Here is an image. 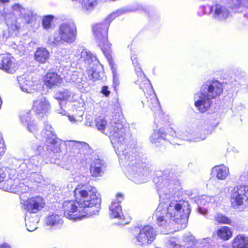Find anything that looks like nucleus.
<instances>
[{
  "instance_id": "f03ea898",
  "label": "nucleus",
  "mask_w": 248,
  "mask_h": 248,
  "mask_svg": "<svg viewBox=\"0 0 248 248\" xmlns=\"http://www.w3.org/2000/svg\"><path fill=\"white\" fill-rule=\"evenodd\" d=\"M75 201L63 203L64 216L73 220H80L98 213L101 199L95 187L89 185L79 184L74 190Z\"/></svg>"
},
{
  "instance_id": "5fc2aeb1",
  "label": "nucleus",
  "mask_w": 248,
  "mask_h": 248,
  "mask_svg": "<svg viewBox=\"0 0 248 248\" xmlns=\"http://www.w3.org/2000/svg\"><path fill=\"white\" fill-rule=\"evenodd\" d=\"M246 16H247V17H248V15H247Z\"/></svg>"
},
{
  "instance_id": "39448f33",
  "label": "nucleus",
  "mask_w": 248,
  "mask_h": 248,
  "mask_svg": "<svg viewBox=\"0 0 248 248\" xmlns=\"http://www.w3.org/2000/svg\"><path fill=\"white\" fill-rule=\"evenodd\" d=\"M223 92L222 83L217 80L208 81L201 88L200 92L194 95L195 106L201 112L210 107L212 100Z\"/></svg>"
},
{
  "instance_id": "603ef678",
  "label": "nucleus",
  "mask_w": 248,
  "mask_h": 248,
  "mask_svg": "<svg viewBox=\"0 0 248 248\" xmlns=\"http://www.w3.org/2000/svg\"><path fill=\"white\" fill-rule=\"evenodd\" d=\"M24 49H22L21 51L24 52Z\"/></svg>"
},
{
  "instance_id": "aec40b11",
  "label": "nucleus",
  "mask_w": 248,
  "mask_h": 248,
  "mask_svg": "<svg viewBox=\"0 0 248 248\" xmlns=\"http://www.w3.org/2000/svg\"><path fill=\"white\" fill-rule=\"evenodd\" d=\"M50 104L44 96L34 101L32 110L38 115L46 114L50 108Z\"/></svg>"
},
{
  "instance_id": "c756f323",
  "label": "nucleus",
  "mask_w": 248,
  "mask_h": 248,
  "mask_svg": "<svg viewBox=\"0 0 248 248\" xmlns=\"http://www.w3.org/2000/svg\"><path fill=\"white\" fill-rule=\"evenodd\" d=\"M166 134L162 129L158 130H155L151 135L150 140L151 142L156 144L157 146L158 144L166 141Z\"/></svg>"
},
{
  "instance_id": "a878e982",
  "label": "nucleus",
  "mask_w": 248,
  "mask_h": 248,
  "mask_svg": "<svg viewBox=\"0 0 248 248\" xmlns=\"http://www.w3.org/2000/svg\"><path fill=\"white\" fill-rule=\"evenodd\" d=\"M21 122L23 124H27L28 129L29 131L35 134L37 130L36 125L31 121L30 111L22 112L20 116Z\"/></svg>"
},
{
  "instance_id": "a18cd8bd",
  "label": "nucleus",
  "mask_w": 248,
  "mask_h": 248,
  "mask_svg": "<svg viewBox=\"0 0 248 248\" xmlns=\"http://www.w3.org/2000/svg\"><path fill=\"white\" fill-rule=\"evenodd\" d=\"M102 93L105 95L106 96H108L109 95L110 92L108 90V88L107 86H104L102 88Z\"/></svg>"
},
{
  "instance_id": "c03bdc74",
  "label": "nucleus",
  "mask_w": 248,
  "mask_h": 248,
  "mask_svg": "<svg viewBox=\"0 0 248 248\" xmlns=\"http://www.w3.org/2000/svg\"><path fill=\"white\" fill-rule=\"evenodd\" d=\"M199 206V207H198V212L203 215H205L207 212V210L206 208H203L201 206V205H198Z\"/></svg>"
},
{
  "instance_id": "6ab92c4d",
  "label": "nucleus",
  "mask_w": 248,
  "mask_h": 248,
  "mask_svg": "<svg viewBox=\"0 0 248 248\" xmlns=\"http://www.w3.org/2000/svg\"><path fill=\"white\" fill-rule=\"evenodd\" d=\"M117 202L113 201L109 206V214L111 218H118L124 219V217L123 215L121 206L119 202L123 200V196L121 194L117 195Z\"/></svg>"
},
{
  "instance_id": "de8ad7c7",
  "label": "nucleus",
  "mask_w": 248,
  "mask_h": 248,
  "mask_svg": "<svg viewBox=\"0 0 248 248\" xmlns=\"http://www.w3.org/2000/svg\"><path fill=\"white\" fill-rule=\"evenodd\" d=\"M5 174L3 172V170L0 169V183L4 180L5 177Z\"/></svg>"
},
{
  "instance_id": "c9c22d12",
  "label": "nucleus",
  "mask_w": 248,
  "mask_h": 248,
  "mask_svg": "<svg viewBox=\"0 0 248 248\" xmlns=\"http://www.w3.org/2000/svg\"><path fill=\"white\" fill-rule=\"evenodd\" d=\"M215 219L219 223L231 224L232 221L227 217L220 213H217L215 216Z\"/></svg>"
},
{
  "instance_id": "a211bd4d",
  "label": "nucleus",
  "mask_w": 248,
  "mask_h": 248,
  "mask_svg": "<svg viewBox=\"0 0 248 248\" xmlns=\"http://www.w3.org/2000/svg\"><path fill=\"white\" fill-rule=\"evenodd\" d=\"M0 16L3 19L5 20L7 22L9 36H16L18 32L19 26L17 24L16 21H14L12 23L10 22L9 19L12 18L13 15L8 12L7 10L4 9L0 14Z\"/></svg>"
},
{
  "instance_id": "cd10ccee",
  "label": "nucleus",
  "mask_w": 248,
  "mask_h": 248,
  "mask_svg": "<svg viewBox=\"0 0 248 248\" xmlns=\"http://www.w3.org/2000/svg\"><path fill=\"white\" fill-rule=\"evenodd\" d=\"M102 161L100 159H95L92 163L90 167V173L93 177L101 175L102 172Z\"/></svg>"
},
{
  "instance_id": "ddd939ff",
  "label": "nucleus",
  "mask_w": 248,
  "mask_h": 248,
  "mask_svg": "<svg viewBox=\"0 0 248 248\" xmlns=\"http://www.w3.org/2000/svg\"><path fill=\"white\" fill-rule=\"evenodd\" d=\"M212 16L215 19L219 21H225L230 16V11L225 4L220 3L214 4L210 7Z\"/></svg>"
},
{
  "instance_id": "e433bc0d",
  "label": "nucleus",
  "mask_w": 248,
  "mask_h": 248,
  "mask_svg": "<svg viewBox=\"0 0 248 248\" xmlns=\"http://www.w3.org/2000/svg\"><path fill=\"white\" fill-rule=\"evenodd\" d=\"M17 169V172L21 174V177L23 179L29 171L27 164L25 162H21Z\"/></svg>"
},
{
  "instance_id": "2eb2a0df",
  "label": "nucleus",
  "mask_w": 248,
  "mask_h": 248,
  "mask_svg": "<svg viewBox=\"0 0 248 248\" xmlns=\"http://www.w3.org/2000/svg\"><path fill=\"white\" fill-rule=\"evenodd\" d=\"M71 59L73 61L80 62H85V63L91 65V62H93V58L90 51L82 47L79 48L73 51V54L71 55Z\"/></svg>"
},
{
  "instance_id": "9b49d317",
  "label": "nucleus",
  "mask_w": 248,
  "mask_h": 248,
  "mask_svg": "<svg viewBox=\"0 0 248 248\" xmlns=\"http://www.w3.org/2000/svg\"><path fill=\"white\" fill-rule=\"evenodd\" d=\"M46 205L45 200L41 196H35L24 202L23 207L27 214L37 215Z\"/></svg>"
},
{
  "instance_id": "f3484780",
  "label": "nucleus",
  "mask_w": 248,
  "mask_h": 248,
  "mask_svg": "<svg viewBox=\"0 0 248 248\" xmlns=\"http://www.w3.org/2000/svg\"><path fill=\"white\" fill-rule=\"evenodd\" d=\"M14 14H19L20 18L25 23H30L35 14L29 9H25L19 4H15L12 6Z\"/></svg>"
},
{
  "instance_id": "58836bf2",
  "label": "nucleus",
  "mask_w": 248,
  "mask_h": 248,
  "mask_svg": "<svg viewBox=\"0 0 248 248\" xmlns=\"http://www.w3.org/2000/svg\"><path fill=\"white\" fill-rule=\"evenodd\" d=\"M69 50L63 49L59 52V57L61 61L67 62V60L71 59V55L69 56L67 53Z\"/></svg>"
},
{
  "instance_id": "393cba45",
  "label": "nucleus",
  "mask_w": 248,
  "mask_h": 248,
  "mask_svg": "<svg viewBox=\"0 0 248 248\" xmlns=\"http://www.w3.org/2000/svg\"><path fill=\"white\" fill-rule=\"evenodd\" d=\"M49 52L44 47H39L34 54V60L40 63H45L49 59Z\"/></svg>"
},
{
  "instance_id": "09e8293b",
  "label": "nucleus",
  "mask_w": 248,
  "mask_h": 248,
  "mask_svg": "<svg viewBox=\"0 0 248 248\" xmlns=\"http://www.w3.org/2000/svg\"><path fill=\"white\" fill-rule=\"evenodd\" d=\"M0 248H11L8 245H1L0 246Z\"/></svg>"
},
{
  "instance_id": "ea45409f",
  "label": "nucleus",
  "mask_w": 248,
  "mask_h": 248,
  "mask_svg": "<svg viewBox=\"0 0 248 248\" xmlns=\"http://www.w3.org/2000/svg\"><path fill=\"white\" fill-rule=\"evenodd\" d=\"M168 244L171 248H181V246L175 238H171L168 241Z\"/></svg>"
},
{
  "instance_id": "7c9ffc66",
  "label": "nucleus",
  "mask_w": 248,
  "mask_h": 248,
  "mask_svg": "<svg viewBox=\"0 0 248 248\" xmlns=\"http://www.w3.org/2000/svg\"><path fill=\"white\" fill-rule=\"evenodd\" d=\"M232 248H248V237L243 235H238L234 239Z\"/></svg>"
},
{
  "instance_id": "1a4fd4ad",
  "label": "nucleus",
  "mask_w": 248,
  "mask_h": 248,
  "mask_svg": "<svg viewBox=\"0 0 248 248\" xmlns=\"http://www.w3.org/2000/svg\"><path fill=\"white\" fill-rule=\"evenodd\" d=\"M156 232L149 225L143 227L133 238V242L138 246L144 247L151 244L155 239Z\"/></svg>"
},
{
  "instance_id": "f8f14e48",
  "label": "nucleus",
  "mask_w": 248,
  "mask_h": 248,
  "mask_svg": "<svg viewBox=\"0 0 248 248\" xmlns=\"http://www.w3.org/2000/svg\"><path fill=\"white\" fill-rule=\"evenodd\" d=\"M160 199H169L171 192V183L164 176L157 177L154 179Z\"/></svg>"
},
{
  "instance_id": "a19ab883",
  "label": "nucleus",
  "mask_w": 248,
  "mask_h": 248,
  "mask_svg": "<svg viewBox=\"0 0 248 248\" xmlns=\"http://www.w3.org/2000/svg\"><path fill=\"white\" fill-rule=\"evenodd\" d=\"M5 151V147L4 142L0 140V158L4 155Z\"/></svg>"
},
{
  "instance_id": "79ce46f5",
  "label": "nucleus",
  "mask_w": 248,
  "mask_h": 248,
  "mask_svg": "<svg viewBox=\"0 0 248 248\" xmlns=\"http://www.w3.org/2000/svg\"><path fill=\"white\" fill-rule=\"evenodd\" d=\"M77 83L78 85V88L80 89H81L83 88H86L88 85L86 82L83 80H81V81H78Z\"/></svg>"
},
{
  "instance_id": "49530a36",
  "label": "nucleus",
  "mask_w": 248,
  "mask_h": 248,
  "mask_svg": "<svg viewBox=\"0 0 248 248\" xmlns=\"http://www.w3.org/2000/svg\"><path fill=\"white\" fill-rule=\"evenodd\" d=\"M68 119L69 120L73 123L81 121L80 119H76L73 116H68Z\"/></svg>"
},
{
  "instance_id": "6e6552de",
  "label": "nucleus",
  "mask_w": 248,
  "mask_h": 248,
  "mask_svg": "<svg viewBox=\"0 0 248 248\" xmlns=\"http://www.w3.org/2000/svg\"><path fill=\"white\" fill-rule=\"evenodd\" d=\"M59 35L54 36L53 43L56 45L66 43L72 44L75 42L77 36V30L75 23L68 21L62 23L58 29Z\"/></svg>"
},
{
  "instance_id": "dca6fc26",
  "label": "nucleus",
  "mask_w": 248,
  "mask_h": 248,
  "mask_svg": "<svg viewBox=\"0 0 248 248\" xmlns=\"http://www.w3.org/2000/svg\"><path fill=\"white\" fill-rule=\"evenodd\" d=\"M17 68L15 59L9 55H0V69L9 74H13Z\"/></svg>"
},
{
  "instance_id": "423d86ee",
  "label": "nucleus",
  "mask_w": 248,
  "mask_h": 248,
  "mask_svg": "<svg viewBox=\"0 0 248 248\" xmlns=\"http://www.w3.org/2000/svg\"><path fill=\"white\" fill-rule=\"evenodd\" d=\"M131 58L138 78L136 81V83L139 85L146 96V98L142 101V103L143 106L148 107L154 111H159L160 109V105L156 95L154 93L150 81L145 77L141 68L139 66L137 57L133 55L131 56Z\"/></svg>"
},
{
  "instance_id": "5701e85b",
  "label": "nucleus",
  "mask_w": 248,
  "mask_h": 248,
  "mask_svg": "<svg viewBox=\"0 0 248 248\" xmlns=\"http://www.w3.org/2000/svg\"><path fill=\"white\" fill-rule=\"evenodd\" d=\"M39 220L37 215L26 214L25 220L27 230L29 232L35 231L38 228Z\"/></svg>"
},
{
  "instance_id": "473e14b6",
  "label": "nucleus",
  "mask_w": 248,
  "mask_h": 248,
  "mask_svg": "<svg viewBox=\"0 0 248 248\" xmlns=\"http://www.w3.org/2000/svg\"><path fill=\"white\" fill-rule=\"evenodd\" d=\"M181 136L184 140L196 142L204 140L206 138V136H205L200 137H197L194 132H188L187 131L183 132L182 135Z\"/></svg>"
},
{
  "instance_id": "3c124183",
  "label": "nucleus",
  "mask_w": 248,
  "mask_h": 248,
  "mask_svg": "<svg viewBox=\"0 0 248 248\" xmlns=\"http://www.w3.org/2000/svg\"><path fill=\"white\" fill-rule=\"evenodd\" d=\"M9 0H0V2L2 3L7 2Z\"/></svg>"
},
{
  "instance_id": "9d476101",
  "label": "nucleus",
  "mask_w": 248,
  "mask_h": 248,
  "mask_svg": "<svg viewBox=\"0 0 248 248\" xmlns=\"http://www.w3.org/2000/svg\"><path fill=\"white\" fill-rule=\"evenodd\" d=\"M231 202L234 208H238L243 205L244 202L248 203V186L235 187L231 194Z\"/></svg>"
},
{
  "instance_id": "72a5a7b5",
  "label": "nucleus",
  "mask_w": 248,
  "mask_h": 248,
  "mask_svg": "<svg viewBox=\"0 0 248 248\" xmlns=\"http://www.w3.org/2000/svg\"><path fill=\"white\" fill-rule=\"evenodd\" d=\"M217 235L221 239L227 240L232 236V233L229 227L224 226L217 231Z\"/></svg>"
},
{
  "instance_id": "bb28decb",
  "label": "nucleus",
  "mask_w": 248,
  "mask_h": 248,
  "mask_svg": "<svg viewBox=\"0 0 248 248\" xmlns=\"http://www.w3.org/2000/svg\"><path fill=\"white\" fill-rule=\"evenodd\" d=\"M45 223L48 226L58 227L62 224L63 221L61 216L52 214L46 217Z\"/></svg>"
},
{
  "instance_id": "7ed1b4c3",
  "label": "nucleus",
  "mask_w": 248,
  "mask_h": 248,
  "mask_svg": "<svg viewBox=\"0 0 248 248\" xmlns=\"http://www.w3.org/2000/svg\"><path fill=\"white\" fill-rule=\"evenodd\" d=\"M190 211L188 202L173 200L160 203L154 214V217L158 226L166 227L172 221L177 223L186 221Z\"/></svg>"
},
{
  "instance_id": "8fccbe9b",
  "label": "nucleus",
  "mask_w": 248,
  "mask_h": 248,
  "mask_svg": "<svg viewBox=\"0 0 248 248\" xmlns=\"http://www.w3.org/2000/svg\"><path fill=\"white\" fill-rule=\"evenodd\" d=\"M22 186L26 187L23 184H21V185L20 186L21 187H22ZM27 189L26 188V187H25L24 190H21L20 191V192H22V193H24V192H26L27 191Z\"/></svg>"
},
{
  "instance_id": "4be33fe9",
  "label": "nucleus",
  "mask_w": 248,
  "mask_h": 248,
  "mask_svg": "<svg viewBox=\"0 0 248 248\" xmlns=\"http://www.w3.org/2000/svg\"><path fill=\"white\" fill-rule=\"evenodd\" d=\"M55 98L58 100L75 101L77 99V95L69 89H62L58 91L55 94Z\"/></svg>"
},
{
  "instance_id": "4c0bfd02",
  "label": "nucleus",
  "mask_w": 248,
  "mask_h": 248,
  "mask_svg": "<svg viewBox=\"0 0 248 248\" xmlns=\"http://www.w3.org/2000/svg\"><path fill=\"white\" fill-rule=\"evenodd\" d=\"M53 16H46L44 17L43 20V26L44 28L48 30L51 27V22L53 20Z\"/></svg>"
},
{
  "instance_id": "0eeeda50",
  "label": "nucleus",
  "mask_w": 248,
  "mask_h": 248,
  "mask_svg": "<svg viewBox=\"0 0 248 248\" xmlns=\"http://www.w3.org/2000/svg\"><path fill=\"white\" fill-rule=\"evenodd\" d=\"M45 124L44 129L40 135L36 136V139L42 141L45 140L47 144L46 145V149L44 146L39 145L36 149V154L41 155H48L51 152H58L60 148V140L56 137L51 126L47 122Z\"/></svg>"
},
{
  "instance_id": "b1692460",
  "label": "nucleus",
  "mask_w": 248,
  "mask_h": 248,
  "mask_svg": "<svg viewBox=\"0 0 248 248\" xmlns=\"http://www.w3.org/2000/svg\"><path fill=\"white\" fill-rule=\"evenodd\" d=\"M61 81L62 78L56 73H48L44 78L45 84L49 88L59 85Z\"/></svg>"
},
{
  "instance_id": "37998d69",
  "label": "nucleus",
  "mask_w": 248,
  "mask_h": 248,
  "mask_svg": "<svg viewBox=\"0 0 248 248\" xmlns=\"http://www.w3.org/2000/svg\"><path fill=\"white\" fill-rule=\"evenodd\" d=\"M232 8H237L241 5V1L239 0H232Z\"/></svg>"
},
{
  "instance_id": "4468645a",
  "label": "nucleus",
  "mask_w": 248,
  "mask_h": 248,
  "mask_svg": "<svg viewBox=\"0 0 248 248\" xmlns=\"http://www.w3.org/2000/svg\"><path fill=\"white\" fill-rule=\"evenodd\" d=\"M17 81L21 90L26 93H34L39 95L42 93L38 92L35 82L30 79V78L27 75H23L17 77Z\"/></svg>"
},
{
  "instance_id": "f257e3e1",
  "label": "nucleus",
  "mask_w": 248,
  "mask_h": 248,
  "mask_svg": "<svg viewBox=\"0 0 248 248\" xmlns=\"http://www.w3.org/2000/svg\"><path fill=\"white\" fill-rule=\"evenodd\" d=\"M97 129L108 135L115 152L119 156L121 163L127 166L126 175L135 183L140 184L147 180L148 172L141 163L139 156L132 151H126V140L124 129L119 122H111L106 125V120L98 118L96 119Z\"/></svg>"
},
{
  "instance_id": "2f4dec72",
  "label": "nucleus",
  "mask_w": 248,
  "mask_h": 248,
  "mask_svg": "<svg viewBox=\"0 0 248 248\" xmlns=\"http://www.w3.org/2000/svg\"><path fill=\"white\" fill-rule=\"evenodd\" d=\"M72 145L79 149L81 153L86 155L91 154L92 150L90 146L86 143L83 142L71 141Z\"/></svg>"
},
{
  "instance_id": "864d4df0",
  "label": "nucleus",
  "mask_w": 248,
  "mask_h": 248,
  "mask_svg": "<svg viewBox=\"0 0 248 248\" xmlns=\"http://www.w3.org/2000/svg\"><path fill=\"white\" fill-rule=\"evenodd\" d=\"M21 48H23V46H21Z\"/></svg>"
},
{
  "instance_id": "c85d7f7f",
  "label": "nucleus",
  "mask_w": 248,
  "mask_h": 248,
  "mask_svg": "<svg viewBox=\"0 0 248 248\" xmlns=\"http://www.w3.org/2000/svg\"><path fill=\"white\" fill-rule=\"evenodd\" d=\"M213 171L215 173L216 177L220 180L225 179L230 174L229 168L223 165L215 167Z\"/></svg>"
},
{
  "instance_id": "20e7f679",
  "label": "nucleus",
  "mask_w": 248,
  "mask_h": 248,
  "mask_svg": "<svg viewBox=\"0 0 248 248\" xmlns=\"http://www.w3.org/2000/svg\"><path fill=\"white\" fill-rule=\"evenodd\" d=\"M126 11L124 9H119L110 15L107 18V23L105 24H96L93 27V33L95 36L96 40L100 46L103 53L109 61L111 65L113 73V86L115 89L119 84L118 75L116 73V69L113 67L112 57L111 55V44L108 41V25L111 21L117 16L124 13Z\"/></svg>"
},
{
  "instance_id": "f704fd0d",
  "label": "nucleus",
  "mask_w": 248,
  "mask_h": 248,
  "mask_svg": "<svg viewBox=\"0 0 248 248\" xmlns=\"http://www.w3.org/2000/svg\"><path fill=\"white\" fill-rule=\"evenodd\" d=\"M212 201H214L213 197L207 195H202L196 199V202L198 205H205L207 203L211 202Z\"/></svg>"
},
{
  "instance_id": "412c9836",
  "label": "nucleus",
  "mask_w": 248,
  "mask_h": 248,
  "mask_svg": "<svg viewBox=\"0 0 248 248\" xmlns=\"http://www.w3.org/2000/svg\"><path fill=\"white\" fill-rule=\"evenodd\" d=\"M93 62H91V65H89V67L91 69H88L87 73L88 75V78L90 80H95L97 79H102L103 74L102 72H99L98 70L101 67L99 63V62L94 57Z\"/></svg>"
}]
</instances>
